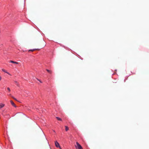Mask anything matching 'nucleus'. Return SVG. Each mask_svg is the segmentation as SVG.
Wrapping results in <instances>:
<instances>
[{
    "label": "nucleus",
    "mask_w": 149,
    "mask_h": 149,
    "mask_svg": "<svg viewBox=\"0 0 149 149\" xmlns=\"http://www.w3.org/2000/svg\"><path fill=\"white\" fill-rule=\"evenodd\" d=\"M2 70L3 72H5L7 74H8L9 75H10L11 74H10V73H9L8 72H7L6 70H5L4 69H2Z\"/></svg>",
    "instance_id": "obj_6"
},
{
    "label": "nucleus",
    "mask_w": 149,
    "mask_h": 149,
    "mask_svg": "<svg viewBox=\"0 0 149 149\" xmlns=\"http://www.w3.org/2000/svg\"><path fill=\"white\" fill-rule=\"evenodd\" d=\"M13 97V98L16 101H17L18 102H19V101H18L17 100V99L16 98H15L14 97Z\"/></svg>",
    "instance_id": "obj_12"
},
{
    "label": "nucleus",
    "mask_w": 149,
    "mask_h": 149,
    "mask_svg": "<svg viewBox=\"0 0 149 149\" xmlns=\"http://www.w3.org/2000/svg\"><path fill=\"white\" fill-rule=\"evenodd\" d=\"M46 70L47 72L48 73H49L50 74H51L52 73V72L51 70H49L48 69H46Z\"/></svg>",
    "instance_id": "obj_8"
},
{
    "label": "nucleus",
    "mask_w": 149,
    "mask_h": 149,
    "mask_svg": "<svg viewBox=\"0 0 149 149\" xmlns=\"http://www.w3.org/2000/svg\"><path fill=\"white\" fill-rule=\"evenodd\" d=\"M78 57H79V58L81 59V60H83V58H81V56H79V55Z\"/></svg>",
    "instance_id": "obj_13"
},
{
    "label": "nucleus",
    "mask_w": 149,
    "mask_h": 149,
    "mask_svg": "<svg viewBox=\"0 0 149 149\" xmlns=\"http://www.w3.org/2000/svg\"><path fill=\"white\" fill-rule=\"evenodd\" d=\"M5 104L2 103H0V109H1L4 107Z\"/></svg>",
    "instance_id": "obj_7"
},
{
    "label": "nucleus",
    "mask_w": 149,
    "mask_h": 149,
    "mask_svg": "<svg viewBox=\"0 0 149 149\" xmlns=\"http://www.w3.org/2000/svg\"><path fill=\"white\" fill-rule=\"evenodd\" d=\"M76 144L77 147L78 149H82V147L78 142H77Z\"/></svg>",
    "instance_id": "obj_3"
},
{
    "label": "nucleus",
    "mask_w": 149,
    "mask_h": 149,
    "mask_svg": "<svg viewBox=\"0 0 149 149\" xmlns=\"http://www.w3.org/2000/svg\"><path fill=\"white\" fill-rule=\"evenodd\" d=\"M127 78H125L124 79V82H125L127 80Z\"/></svg>",
    "instance_id": "obj_16"
},
{
    "label": "nucleus",
    "mask_w": 149,
    "mask_h": 149,
    "mask_svg": "<svg viewBox=\"0 0 149 149\" xmlns=\"http://www.w3.org/2000/svg\"><path fill=\"white\" fill-rule=\"evenodd\" d=\"M69 130V128L67 126H65V130L66 131H67L68 130Z\"/></svg>",
    "instance_id": "obj_11"
},
{
    "label": "nucleus",
    "mask_w": 149,
    "mask_h": 149,
    "mask_svg": "<svg viewBox=\"0 0 149 149\" xmlns=\"http://www.w3.org/2000/svg\"><path fill=\"white\" fill-rule=\"evenodd\" d=\"M63 47H65V46H63Z\"/></svg>",
    "instance_id": "obj_19"
},
{
    "label": "nucleus",
    "mask_w": 149,
    "mask_h": 149,
    "mask_svg": "<svg viewBox=\"0 0 149 149\" xmlns=\"http://www.w3.org/2000/svg\"><path fill=\"white\" fill-rule=\"evenodd\" d=\"M54 132H55V131L54 130Z\"/></svg>",
    "instance_id": "obj_18"
},
{
    "label": "nucleus",
    "mask_w": 149,
    "mask_h": 149,
    "mask_svg": "<svg viewBox=\"0 0 149 149\" xmlns=\"http://www.w3.org/2000/svg\"><path fill=\"white\" fill-rule=\"evenodd\" d=\"M55 146L57 148H61V146H60L59 143L57 141H56L55 142Z\"/></svg>",
    "instance_id": "obj_1"
},
{
    "label": "nucleus",
    "mask_w": 149,
    "mask_h": 149,
    "mask_svg": "<svg viewBox=\"0 0 149 149\" xmlns=\"http://www.w3.org/2000/svg\"><path fill=\"white\" fill-rule=\"evenodd\" d=\"M60 149H62V148H61H61H60Z\"/></svg>",
    "instance_id": "obj_20"
},
{
    "label": "nucleus",
    "mask_w": 149,
    "mask_h": 149,
    "mask_svg": "<svg viewBox=\"0 0 149 149\" xmlns=\"http://www.w3.org/2000/svg\"><path fill=\"white\" fill-rule=\"evenodd\" d=\"M38 81H39L41 83H42V81L40 80H39V79H38Z\"/></svg>",
    "instance_id": "obj_15"
},
{
    "label": "nucleus",
    "mask_w": 149,
    "mask_h": 149,
    "mask_svg": "<svg viewBox=\"0 0 149 149\" xmlns=\"http://www.w3.org/2000/svg\"><path fill=\"white\" fill-rule=\"evenodd\" d=\"M42 48H43V47L41 48L40 49L36 48V49H29L28 50V52H33V51H34L35 50H38V51H40V49H42Z\"/></svg>",
    "instance_id": "obj_2"
},
{
    "label": "nucleus",
    "mask_w": 149,
    "mask_h": 149,
    "mask_svg": "<svg viewBox=\"0 0 149 149\" xmlns=\"http://www.w3.org/2000/svg\"><path fill=\"white\" fill-rule=\"evenodd\" d=\"M14 82L17 86L18 87L19 86V83L17 81H15Z\"/></svg>",
    "instance_id": "obj_9"
},
{
    "label": "nucleus",
    "mask_w": 149,
    "mask_h": 149,
    "mask_svg": "<svg viewBox=\"0 0 149 149\" xmlns=\"http://www.w3.org/2000/svg\"><path fill=\"white\" fill-rule=\"evenodd\" d=\"M9 62L11 63H14V64H18L19 63L18 62H15V61H12V60H10V61H9Z\"/></svg>",
    "instance_id": "obj_5"
},
{
    "label": "nucleus",
    "mask_w": 149,
    "mask_h": 149,
    "mask_svg": "<svg viewBox=\"0 0 149 149\" xmlns=\"http://www.w3.org/2000/svg\"><path fill=\"white\" fill-rule=\"evenodd\" d=\"M7 89H8V91H9V92H10V88L9 87H8L7 88Z\"/></svg>",
    "instance_id": "obj_14"
},
{
    "label": "nucleus",
    "mask_w": 149,
    "mask_h": 149,
    "mask_svg": "<svg viewBox=\"0 0 149 149\" xmlns=\"http://www.w3.org/2000/svg\"><path fill=\"white\" fill-rule=\"evenodd\" d=\"M10 102L12 104V105L14 107H17L16 105L14 103V102H13L12 100L10 101Z\"/></svg>",
    "instance_id": "obj_4"
},
{
    "label": "nucleus",
    "mask_w": 149,
    "mask_h": 149,
    "mask_svg": "<svg viewBox=\"0 0 149 149\" xmlns=\"http://www.w3.org/2000/svg\"><path fill=\"white\" fill-rule=\"evenodd\" d=\"M1 76L0 75V80H1Z\"/></svg>",
    "instance_id": "obj_17"
},
{
    "label": "nucleus",
    "mask_w": 149,
    "mask_h": 149,
    "mask_svg": "<svg viewBox=\"0 0 149 149\" xmlns=\"http://www.w3.org/2000/svg\"><path fill=\"white\" fill-rule=\"evenodd\" d=\"M56 118L58 120H59V121H62V120L61 118H60L59 117H56Z\"/></svg>",
    "instance_id": "obj_10"
}]
</instances>
